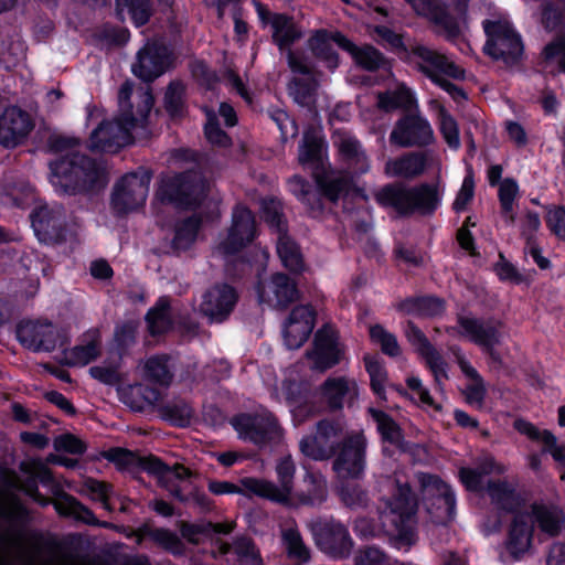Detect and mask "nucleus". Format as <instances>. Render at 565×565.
I'll return each instance as SVG.
<instances>
[{
	"instance_id": "nucleus-27",
	"label": "nucleus",
	"mask_w": 565,
	"mask_h": 565,
	"mask_svg": "<svg viewBox=\"0 0 565 565\" xmlns=\"http://www.w3.org/2000/svg\"><path fill=\"white\" fill-rule=\"evenodd\" d=\"M17 337L20 343L34 351H53L56 345H62L65 338L52 323H40L33 321L21 322L17 327Z\"/></svg>"
},
{
	"instance_id": "nucleus-61",
	"label": "nucleus",
	"mask_w": 565,
	"mask_h": 565,
	"mask_svg": "<svg viewBox=\"0 0 565 565\" xmlns=\"http://www.w3.org/2000/svg\"><path fill=\"white\" fill-rule=\"evenodd\" d=\"M340 500L350 509L366 508L369 504L367 492L358 484H347L340 489Z\"/></svg>"
},
{
	"instance_id": "nucleus-38",
	"label": "nucleus",
	"mask_w": 565,
	"mask_h": 565,
	"mask_svg": "<svg viewBox=\"0 0 565 565\" xmlns=\"http://www.w3.org/2000/svg\"><path fill=\"white\" fill-rule=\"evenodd\" d=\"M85 343L63 351L64 363L68 366H84L102 354V340L97 330L85 334Z\"/></svg>"
},
{
	"instance_id": "nucleus-5",
	"label": "nucleus",
	"mask_w": 565,
	"mask_h": 565,
	"mask_svg": "<svg viewBox=\"0 0 565 565\" xmlns=\"http://www.w3.org/2000/svg\"><path fill=\"white\" fill-rule=\"evenodd\" d=\"M375 201L383 207L394 210L398 216L415 213L429 216L437 210L440 198L438 186L423 183L406 186L403 183H390L374 193Z\"/></svg>"
},
{
	"instance_id": "nucleus-12",
	"label": "nucleus",
	"mask_w": 565,
	"mask_h": 565,
	"mask_svg": "<svg viewBox=\"0 0 565 565\" xmlns=\"http://www.w3.org/2000/svg\"><path fill=\"white\" fill-rule=\"evenodd\" d=\"M367 439L362 431L347 434L332 462V470L342 479H360L366 466Z\"/></svg>"
},
{
	"instance_id": "nucleus-51",
	"label": "nucleus",
	"mask_w": 565,
	"mask_h": 565,
	"mask_svg": "<svg viewBox=\"0 0 565 565\" xmlns=\"http://www.w3.org/2000/svg\"><path fill=\"white\" fill-rule=\"evenodd\" d=\"M262 217L276 230L278 235L287 232V221L284 215L282 202L276 198H265L260 202Z\"/></svg>"
},
{
	"instance_id": "nucleus-37",
	"label": "nucleus",
	"mask_w": 565,
	"mask_h": 565,
	"mask_svg": "<svg viewBox=\"0 0 565 565\" xmlns=\"http://www.w3.org/2000/svg\"><path fill=\"white\" fill-rule=\"evenodd\" d=\"M334 145L338 148L342 161L353 171L361 174L369 170V163L360 142L352 136L338 132Z\"/></svg>"
},
{
	"instance_id": "nucleus-57",
	"label": "nucleus",
	"mask_w": 565,
	"mask_h": 565,
	"mask_svg": "<svg viewBox=\"0 0 565 565\" xmlns=\"http://www.w3.org/2000/svg\"><path fill=\"white\" fill-rule=\"evenodd\" d=\"M363 360L366 371L371 377V387L373 392L382 399H386L385 383L387 381V373L385 369L380 363L377 356L366 354Z\"/></svg>"
},
{
	"instance_id": "nucleus-63",
	"label": "nucleus",
	"mask_w": 565,
	"mask_h": 565,
	"mask_svg": "<svg viewBox=\"0 0 565 565\" xmlns=\"http://www.w3.org/2000/svg\"><path fill=\"white\" fill-rule=\"evenodd\" d=\"M440 132L450 148L457 149L460 146L459 128L455 118L445 109L439 110Z\"/></svg>"
},
{
	"instance_id": "nucleus-28",
	"label": "nucleus",
	"mask_w": 565,
	"mask_h": 565,
	"mask_svg": "<svg viewBox=\"0 0 565 565\" xmlns=\"http://www.w3.org/2000/svg\"><path fill=\"white\" fill-rule=\"evenodd\" d=\"M458 328H449L447 331L456 332L466 337L473 343L484 347L491 343H500V331L503 328L502 321L489 318L487 320L459 315L457 318Z\"/></svg>"
},
{
	"instance_id": "nucleus-42",
	"label": "nucleus",
	"mask_w": 565,
	"mask_h": 565,
	"mask_svg": "<svg viewBox=\"0 0 565 565\" xmlns=\"http://www.w3.org/2000/svg\"><path fill=\"white\" fill-rule=\"evenodd\" d=\"M532 514L540 530L550 536H556L565 521L563 510L554 504L533 503Z\"/></svg>"
},
{
	"instance_id": "nucleus-3",
	"label": "nucleus",
	"mask_w": 565,
	"mask_h": 565,
	"mask_svg": "<svg viewBox=\"0 0 565 565\" xmlns=\"http://www.w3.org/2000/svg\"><path fill=\"white\" fill-rule=\"evenodd\" d=\"M418 502L411 486L396 482V491L377 507L379 520L385 534L397 547H411L417 541L415 530Z\"/></svg>"
},
{
	"instance_id": "nucleus-2",
	"label": "nucleus",
	"mask_w": 565,
	"mask_h": 565,
	"mask_svg": "<svg viewBox=\"0 0 565 565\" xmlns=\"http://www.w3.org/2000/svg\"><path fill=\"white\" fill-rule=\"evenodd\" d=\"M53 185L65 194H92L107 183L105 167L83 152H70L50 163Z\"/></svg>"
},
{
	"instance_id": "nucleus-8",
	"label": "nucleus",
	"mask_w": 565,
	"mask_h": 565,
	"mask_svg": "<svg viewBox=\"0 0 565 565\" xmlns=\"http://www.w3.org/2000/svg\"><path fill=\"white\" fill-rule=\"evenodd\" d=\"M287 64L294 74L305 76H294L289 81V95L300 106L311 108L316 103L319 88L318 77L321 75V72L316 68L310 58L301 51L289 50L287 52Z\"/></svg>"
},
{
	"instance_id": "nucleus-40",
	"label": "nucleus",
	"mask_w": 565,
	"mask_h": 565,
	"mask_svg": "<svg viewBox=\"0 0 565 565\" xmlns=\"http://www.w3.org/2000/svg\"><path fill=\"white\" fill-rule=\"evenodd\" d=\"M156 409L161 419L178 427L189 426L195 414L192 405L182 397H173L157 405Z\"/></svg>"
},
{
	"instance_id": "nucleus-11",
	"label": "nucleus",
	"mask_w": 565,
	"mask_h": 565,
	"mask_svg": "<svg viewBox=\"0 0 565 565\" xmlns=\"http://www.w3.org/2000/svg\"><path fill=\"white\" fill-rule=\"evenodd\" d=\"M233 425L242 438L260 448L277 444L282 437L278 419L267 409L239 414L234 418Z\"/></svg>"
},
{
	"instance_id": "nucleus-46",
	"label": "nucleus",
	"mask_w": 565,
	"mask_h": 565,
	"mask_svg": "<svg viewBox=\"0 0 565 565\" xmlns=\"http://www.w3.org/2000/svg\"><path fill=\"white\" fill-rule=\"evenodd\" d=\"M146 321L152 335L168 332L172 328L170 299L161 297L146 315Z\"/></svg>"
},
{
	"instance_id": "nucleus-13",
	"label": "nucleus",
	"mask_w": 565,
	"mask_h": 565,
	"mask_svg": "<svg viewBox=\"0 0 565 565\" xmlns=\"http://www.w3.org/2000/svg\"><path fill=\"white\" fill-rule=\"evenodd\" d=\"M417 480L420 486L422 500L433 521L441 523L449 520L456 505L455 494L449 486L437 476L429 473H418Z\"/></svg>"
},
{
	"instance_id": "nucleus-41",
	"label": "nucleus",
	"mask_w": 565,
	"mask_h": 565,
	"mask_svg": "<svg viewBox=\"0 0 565 565\" xmlns=\"http://www.w3.org/2000/svg\"><path fill=\"white\" fill-rule=\"evenodd\" d=\"M487 492L491 502L502 511L516 514L522 505V499L507 481H489Z\"/></svg>"
},
{
	"instance_id": "nucleus-21",
	"label": "nucleus",
	"mask_w": 565,
	"mask_h": 565,
	"mask_svg": "<svg viewBox=\"0 0 565 565\" xmlns=\"http://www.w3.org/2000/svg\"><path fill=\"white\" fill-rule=\"evenodd\" d=\"M433 141L430 125L417 114H408L398 119L390 135V142L402 148L425 147Z\"/></svg>"
},
{
	"instance_id": "nucleus-62",
	"label": "nucleus",
	"mask_w": 565,
	"mask_h": 565,
	"mask_svg": "<svg viewBox=\"0 0 565 565\" xmlns=\"http://www.w3.org/2000/svg\"><path fill=\"white\" fill-rule=\"evenodd\" d=\"M149 536L164 550L173 554H183L184 545L181 539L167 529H154L150 531Z\"/></svg>"
},
{
	"instance_id": "nucleus-44",
	"label": "nucleus",
	"mask_w": 565,
	"mask_h": 565,
	"mask_svg": "<svg viewBox=\"0 0 565 565\" xmlns=\"http://www.w3.org/2000/svg\"><path fill=\"white\" fill-rule=\"evenodd\" d=\"M397 308L406 315L435 317L444 312L445 301L434 296L411 297L399 302Z\"/></svg>"
},
{
	"instance_id": "nucleus-24",
	"label": "nucleus",
	"mask_w": 565,
	"mask_h": 565,
	"mask_svg": "<svg viewBox=\"0 0 565 565\" xmlns=\"http://www.w3.org/2000/svg\"><path fill=\"white\" fill-rule=\"evenodd\" d=\"M34 128L31 115L18 106L7 107L0 115V145L15 148L22 145Z\"/></svg>"
},
{
	"instance_id": "nucleus-50",
	"label": "nucleus",
	"mask_w": 565,
	"mask_h": 565,
	"mask_svg": "<svg viewBox=\"0 0 565 565\" xmlns=\"http://www.w3.org/2000/svg\"><path fill=\"white\" fill-rule=\"evenodd\" d=\"M168 361L167 355H153L146 360L143 365L146 380L161 386H169L173 380V373L168 365Z\"/></svg>"
},
{
	"instance_id": "nucleus-52",
	"label": "nucleus",
	"mask_w": 565,
	"mask_h": 565,
	"mask_svg": "<svg viewBox=\"0 0 565 565\" xmlns=\"http://www.w3.org/2000/svg\"><path fill=\"white\" fill-rule=\"evenodd\" d=\"M323 140L316 134H305L299 148L298 161L302 166H318L322 159Z\"/></svg>"
},
{
	"instance_id": "nucleus-15",
	"label": "nucleus",
	"mask_w": 565,
	"mask_h": 565,
	"mask_svg": "<svg viewBox=\"0 0 565 565\" xmlns=\"http://www.w3.org/2000/svg\"><path fill=\"white\" fill-rule=\"evenodd\" d=\"M151 174L140 170L124 175L115 185L111 206L117 214H127L142 206L149 192Z\"/></svg>"
},
{
	"instance_id": "nucleus-20",
	"label": "nucleus",
	"mask_w": 565,
	"mask_h": 565,
	"mask_svg": "<svg viewBox=\"0 0 565 565\" xmlns=\"http://www.w3.org/2000/svg\"><path fill=\"white\" fill-rule=\"evenodd\" d=\"M255 233L256 223L252 211L245 205H236L228 234L217 245L216 252L224 256L236 254L254 239Z\"/></svg>"
},
{
	"instance_id": "nucleus-32",
	"label": "nucleus",
	"mask_w": 565,
	"mask_h": 565,
	"mask_svg": "<svg viewBox=\"0 0 565 565\" xmlns=\"http://www.w3.org/2000/svg\"><path fill=\"white\" fill-rule=\"evenodd\" d=\"M533 535V524L527 514L516 513L509 526L504 541L502 561L508 558L519 561L530 550Z\"/></svg>"
},
{
	"instance_id": "nucleus-19",
	"label": "nucleus",
	"mask_w": 565,
	"mask_h": 565,
	"mask_svg": "<svg viewBox=\"0 0 565 565\" xmlns=\"http://www.w3.org/2000/svg\"><path fill=\"white\" fill-rule=\"evenodd\" d=\"M171 63L172 56L169 47L161 42L149 41L138 51L131 71L142 82L151 83L160 77L171 66Z\"/></svg>"
},
{
	"instance_id": "nucleus-55",
	"label": "nucleus",
	"mask_w": 565,
	"mask_h": 565,
	"mask_svg": "<svg viewBox=\"0 0 565 565\" xmlns=\"http://www.w3.org/2000/svg\"><path fill=\"white\" fill-rule=\"evenodd\" d=\"M89 374L93 379L109 386L118 385L124 381L119 361H103L100 364L92 366Z\"/></svg>"
},
{
	"instance_id": "nucleus-59",
	"label": "nucleus",
	"mask_w": 565,
	"mask_h": 565,
	"mask_svg": "<svg viewBox=\"0 0 565 565\" xmlns=\"http://www.w3.org/2000/svg\"><path fill=\"white\" fill-rule=\"evenodd\" d=\"M185 87L182 82H171L164 94V107L171 116H177L182 113L184 105Z\"/></svg>"
},
{
	"instance_id": "nucleus-18",
	"label": "nucleus",
	"mask_w": 565,
	"mask_h": 565,
	"mask_svg": "<svg viewBox=\"0 0 565 565\" xmlns=\"http://www.w3.org/2000/svg\"><path fill=\"white\" fill-rule=\"evenodd\" d=\"M316 545L319 550L335 558H347L354 543L348 527L339 521H317L310 524Z\"/></svg>"
},
{
	"instance_id": "nucleus-1",
	"label": "nucleus",
	"mask_w": 565,
	"mask_h": 565,
	"mask_svg": "<svg viewBox=\"0 0 565 565\" xmlns=\"http://www.w3.org/2000/svg\"><path fill=\"white\" fill-rule=\"evenodd\" d=\"M132 83L126 81L118 93L119 115L114 119H105L93 129L88 139L92 151L116 153L134 140L131 130L143 121L154 103L150 89L141 90L136 110L130 102Z\"/></svg>"
},
{
	"instance_id": "nucleus-56",
	"label": "nucleus",
	"mask_w": 565,
	"mask_h": 565,
	"mask_svg": "<svg viewBox=\"0 0 565 565\" xmlns=\"http://www.w3.org/2000/svg\"><path fill=\"white\" fill-rule=\"evenodd\" d=\"M306 358L311 362V370L322 373L339 364L341 351L312 348L306 352Z\"/></svg>"
},
{
	"instance_id": "nucleus-17",
	"label": "nucleus",
	"mask_w": 565,
	"mask_h": 565,
	"mask_svg": "<svg viewBox=\"0 0 565 565\" xmlns=\"http://www.w3.org/2000/svg\"><path fill=\"white\" fill-rule=\"evenodd\" d=\"M541 24L557 36L543 51L545 58L559 56L558 71L565 73V0H545L541 7Z\"/></svg>"
},
{
	"instance_id": "nucleus-25",
	"label": "nucleus",
	"mask_w": 565,
	"mask_h": 565,
	"mask_svg": "<svg viewBox=\"0 0 565 565\" xmlns=\"http://www.w3.org/2000/svg\"><path fill=\"white\" fill-rule=\"evenodd\" d=\"M238 296L236 290L227 284H217L207 289L199 306V312L213 322H223L232 313Z\"/></svg>"
},
{
	"instance_id": "nucleus-9",
	"label": "nucleus",
	"mask_w": 565,
	"mask_h": 565,
	"mask_svg": "<svg viewBox=\"0 0 565 565\" xmlns=\"http://www.w3.org/2000/svg\"><path fill=\"white\" fill-rule=\"evenodd\" d=\"M484 31L488 40L484 52L495 61H502L507 66L516 65L523 55V44L520 35L507 22L486 21Z\"/></svg>"
},
{
	"instance_id": "nucleus-45",
	"label": "nucleus",
	"mask_w": 565,
	"mask_h": 565,
	"mask_svg": "<svg viewBox=\"0 0 565 565\" xmlns=\"http://www.w3.org/2000/svg\"><path fill=\"white\" fill-rule=\"evenodd\" d=\"M280 534L282 545L290 559H294L298 565L306 564L310 561V550L305 544L302 535L295 523L290 526L282 527Z\"/></svg>"
},
{
	"instance_id": "nucleus-22",
	"label": "nucleus",
	"mask_w": 565,
	"mask_h": 565,
	"mask_svg": "<svg viewBox=\"0 0 565 565\" xmlns=\"http://www.w3.org/2000/svg\"><path fill=\"white\" fill-rule=\"evenodd\" d=\"M258 298L276 310H286L300 298L297 282L284 273H275L257 286Z\"/></svg>"
},
{
	"instance_id": "nucleus-36",
	"label": "nucleus",
	"mask_w": 565,
	"mask_h": 565,
	"mask_svg": "<svg viewBox=\"0 0 565 565\" xmlns=\"http://www.w3.org/2000/svg\"><path fill=\"white\" fill-rule=\"evenodd\" d=\"M270 26L273 29L271 40L280 52L287 53L303 35L294 17L285 13L273 14Z\"/></svg>"
},
{
	"instance_id": "nucleus-4",
	"label": "nucleus",
	"mask_w": 565,
	"mask_h": 565,
	"mask_svg": "<svg viewBox=\"0 0 565 565\" xmlns=\"http://www.w3.org/2000/svg\"><path fill=\"white\" fill-rule=\"evenodd\" d=\"M25 508L13 493L0 498V565H54L50 558L25 548L12 521L25 515Z\"/></svg>"
},
{
	"instance_id": "nucleus-10",
	"label": "nucleus",
	"mask_w": 565,
	"mask_h": 565,
	"mask_svg": "<svg viewBox=\"0 0 565 565\" xmlns=\"http://www.w3.org/2000/svg\"><path fill=\"white\" fill-rule=\"evenodd\" d=\"M278 484L270 480L246 477L239 480L248 492L259 498L281 503L287 501L288 494L294 489L296 465L290 455L280 458L275 467Z\"/></svg>"
},
{
	"instance_id": "nucleus-26",
	"label": "nucleus",
	"mask_w": 565,
	"mask_h": 565,
	"mask_svg": "<svg viewBox=\"0 0 565 565\" xmlns=\"http://www.w3.org/2000/svg\"><path fill=\"white\" fill-rule=\"evenodd\" d=\"M328 480L320 471H307L303 476L302 483L297 490H291L287 501L280 504L299 509L301 507H319L328 499Z\"/></svg>"
},
{
	"instance_id": "nucleus-16",
	"label": "nucleus",
	"mask_w": 565,
	"mask_h": 565,
	"mask_svg": "<svg viewBox=\"0 0 565 565\" xmlns=\"http://www.w3.org/2000/svg\"><path fill=\"white\" fill-rule=\"evenodd\" d=\"M408 58L414 60L418 70L434 83L441 76L458 81L466 76L465 70L447 55L417 42L409 43Z\"/></svg>"
},
{
	"instance_id": "nucleus-33",
	"label": "nucleus",
	"mask_w": 565,
	"mask_h": 565,
	"mask_svg": "<svg viewBox=\"0 0 565 565\" xmlns=\"http://www.w3.org/2000/svg\"><path fill=\"white\" fill-rule=\"evenodd\" d=\"M339 36H345L340 31L330 32L327 29H319L311 33L307 40V46L312 56L318 61L324 63L330 70L334 71L340 64V57L332 46V42L340 47Z\"/></svg>"
},
{
	"instance_id": "nucleus-60",
	"label": "nucleus",
	"mask_w": 565,
	"mask_h": 565,
	"mask_svg": "<svg viewBox=\"0 0 565 565\" xmlns=\"http://www.w3.org/2000/svg\"><path fill=\"white\" fill-rule=\"evenodd\" d=\"M519 192L516 182L513 179L507 178L500 183L499 199L501 203L502 213L509 217L510 223H514L515 215L513 213V202Z\"/></svg>"
},
{
	"instance_id": "nucleus-29",
	"label": "nucleus",
	"mask_w": 565,
	"mask_h": 565,
	"mask_svg": "<svg viewBox=\"0 0 565 565\" xmlns=\"http://www.w3.org/2000/svg\"><path fill=\"white\" fill-rule=\"evenodd\" d=\"M316 323V311L310 305H299L287 317L282 334L289 349H299L311 334Z\"/></svg>"
},
{
	"instance_id": "nucleus-14",
	"label": "nucleus",
	"mask_w": 565,
	"mask_h": 565,
	"mask_svg": "<svg viewBox=\"0 0 565 565\" xmlns=\"http://www.w3.org/2000/svg\"><path fill=\"white\" fill-rule=\"evenodd\" d=\"M343 428L339 423L321 419L316 425L315 434L305 436L300 443V451L316 461L333 458L343 439Z\"/></svg>"
},
{
	"instance_id": "nucleus-54",
	"label": "nucleus",
	"mask_w": 565,
	"mask_h": 565,
	"mask_svg": "<svg viewBox=\"0 0 565 565\" xmlns=\"http://www.w3.org/2000/svg\"><path fill=\"white\" fill-rule=\"evenodd\" d=\"M413 105V98L407 89L399 88L392 92L379 93L377 107L384 111L395 109H409Z\"/></svg>"
},
{
	"instance_id": "nucleus-39",
	"label": "nucleus",
	"mask_w": 565,
	"mask_h": 565,
	"mask_svg": "<svg viewBox=\"0 0 565 565\" xmlns=\"http://www.w3.org/2000/svg\"><path fill=\"white\" fill-rule=\"evenodd\" d=\"M338 40L340 42V47L349 52L361 68L369 72H375L387 66L386 57L374 46L363 45L362 47H359L347 36H339Z\"/></svg>"
},
{
	"instance_id": "nucleus-6",
	"label": "nucleus",
	"mask_w": 565,
	"mask_h": 565,
	"mask_svg": "<svg viewBox=\"0 0 565 565\" xmlns=\"http://www.w3.org/2000/svg\"><path fill=\"white\" fill-rule=\"evenodd\" d=\"M11 484L14 489L24 491L42 507L53 504L61 516L73 518L88 525L107 526V523L98 522L89 508L84 505L72 494L65 492L58 484L52 487V499L45 498L39 492L38 480L34 475H28L24 480L14 477Z\"/></svg>"
},
{
	"instance_id": "nucleus-47",
	"label": "nucleus",
	"mask_w": 565,
	"mask_h": 565,
	"mask_svg": "<svg viewBox=\"0 0 565 565\" xmlns=\"http://www.w3.org/2000/svg\"><path fill=\"white\" fill-rule=\"evenodd\" d=\"M116 13L121 21H125L126 14L137 26L148 23L152 15L150 0H115Z\"/></svg>"
},
{
	"instance_id": "nucleus-35",
	"label": "nucleus",
	"mask_w": 565,
	"mask_h": 565,
	"mask_svg": "<svg viewBox=\"0 0 565 565\" xmlns=\"http://www.w3.org/2000/svg\"><path fill=\"white\" fill-rule=\"evenodd\" d=\"M427 159L428 154L426 152H408L387 160L384 171L393 178L415 179L425 171Z\"/></svg>"
},
{
	"instance_id": "nucleus-64",
	"label": "nucleus",
	"mask_w": 565,
	"mask_h": 565,
	"mask_svg": "<svg viewBox=\"0 0 565 565\" xmlns=\"http://www.w3.org/2000/svg\"><path fill=\"white\" fill-rule=\"evenodd\" d=\"M104 457L119 469H135L140 463V456L125 448H111L104 454Z\"/></svg>"
},
{
	"instance_id": "nucleus-23",
	"label": "nucleus",
	"mask_w": 565,
	"mask_h": 565,
	"mask_svg": "<svg viewBox=\"0 0 565 565\" xmlns=\"http://www.w3.org/2000/svg\"><path fill=\"white\" fill-rule=\"evenodd\" d=\"M139 467L158 477L159 484L164 488L172 497L180 502L185 503L188 497L184 495L175 480L185 481L193 476V472L181 463L168 466L154 456L141 457Z\"/></svg>"
},
{
	"instance_id": "nucleus-30",
	"label": "nucleus",
	"mask_w": 565,
	"mask_h": 565,
	"mask_svg": "<svg viewBox=\"0 0 565 565\" xmlns=\"http://www.w3.org/2000/svg\"><path fill=\"white\" fill-rule=\"evenodd\" d=\"M66 218L62 209L41 206L32 214V226L39 239L57 244L65 239Z\"/></svg>"
},
{
	"instance_id": "nucleus-7",
	"label": "nucleus",
	"mask_w": 565,
	"mask_h": 565,
	"mask_svg": "<svg viewBox=\"0 0 565 565\" xmlns=\"http://www.w3.org/2000/svg\"><path fill=\"white\" fill-rule=\"evenodd\" d=\"M210 182L198 171L189 170L162 181L159 189L161 201L177 206L193 209L205 200Z\"/></svg>"
},
{
	"instance_id": "nucleus-34",
	"label": "nucleus",
	"mask_w": 565,
	"mask_h": 565,
	"mask_svg": "<svg viewBox=\"0 0 565 565\" xmlns=\"http://www.w3.org/2000/svg\"><path fill=\"white\" fill-rule=\"evenodd\" d=\"M119 399L134 412H145L157 408L161 399L160 392L146 384L137 383L118 390Z\"/></svg>"
},
{
	"instance_id": "nucleus-49",
	"label": "nucleus",
	"mask_w": 565,
	"mask_h": 565,
	"mask_svg": "<svg viewBox=\"0 0 565 565\" xmlns=\"http://www.w3.org/2000/svg\"><path fill=\"white\" fill-rule=\"evenodd\" d=\"M370 414L377 425L382 439L391 445L403 449L404 436L399 425L386 413L370 408Z\"/></svg>"
},
{
	"instance_id": "nucleus-43",
	"label": "nucleus",
	"mask_w": 565,
	"mask_h": 565,
	"mask_svg": "<svg viewBox=\"0 0 565 565\" xmlns=\"http://www.w3.org/2000/svg\"><path fill=\"white\" fill-rule=\"evenodd\" d=\"M417 14L430 17L436 24L441 25L448 38L459 34V28L447 11L433 0H409Z\"/></svg>"
},
{
	"instance_id": "nucleus-58",
	"label": "nucleus",
	"mask_w": 565,
	"mask_h": 565,
	"mask_svg": "<svg viewBox=\"0 0 565 565\" xmlns=\"http://www.w3.org/2000/svg\"><path fill=\"white\" fill-rule=\"evenodd\" d=\"M370 337L373 342L380 344L383 353L390 356L401 354V348L395 335L387 332L381 324H375L370 328Z\"/></svg>"
},
{
	"instance_id": "nucleus-31",
	"label": "nucleus",
	"mask_w": 565,
	"mask_h": 565,
	"mask_svg": "<svg viewBox=\"0 0 565 565\" xmlns=\"http://www.w3.org/2000/svg\"><path fill=\"white\" fill-rule=\"evenodd\" d=\"M318 391L330 412L341 411L345 404L351 406L359 396L356 382L347 376L328 377Z\"/></svg>"
},
{
	"instance_id": "nucleus-53",
	"label": "nucleus",
	"mask_w": 565,
	"mask_h": 565,
	"mask_svg": "<svg viewBox=\"0 0 565 565\" xmlns=\"http://www.w3.org/2000/svg\"><path fill=\"white\" fill-rule=\"evenodd\" d=\"M200 222L194 217H189L179 223L175 227V234L172 241V248L175 252L188 249L195 241Z\"/></svg>"
},
{
	"instance_id": "nucleus-48",
	"label": "nucleus",
	"mask_w": 565,
	"mask_h": 565,
	"mask_svg": "<svg viewBox=\"0 0 565 565\" xmlns=\"http://www.w3.org/2000/svg\"><path fill=\"white\" fill-rule=\"evenodd\" d=\"M277 253L282 265L295 274H300L305 269V263L299 246L286 233L278 235Z\"/></svg>"
}]
</instances>
